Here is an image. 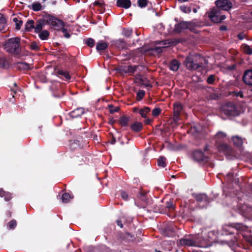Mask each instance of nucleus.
<instances>
[{
    "instance_id": "obj_1",
    "label": "nucleus",
    "mask_w": 252,
    "mask_h": 252,
    "mask_svg": "<svg viewBox=\"0 0 252 252\" xmlns=\"http://www.w3.org/2000/svg\"><path fill=\"white\" fill-rule=\"evenodd\" d=\"M178 245L181 246L198 247L205 248L207 244L205 240L198 235L189 234L180 239Z\"/></svg>"
},
{
    "instance_id": "obj_2",
    "label": "nucleus",
    "mask_w": 252,
    "mask_h": 252,
    "mask_svg": "<svg viewBox=\"0 0 252 252\" xmlns=\"http://www.w3.org/2000/svg\"><path fill=\"white\" fill-rule=\"evenodd\" d=\"M216 144L220 151L226 156L233 155V151L227 144L221 142L226 139V134L223 132H219L215 136Z\"/></svg>"
},
{
    "instance_id": "obj_3",
    "label": "nucleus",
    "mask_w": 252,
    "mask_h": 252,
    "mask_svg": "<svg viewBox=\"0 0 252 252\" xmlns=\"http://www.w3.org/2000/svg\"><path fill=\"white\" fill-rule=\"evenodd\" d=\"M4 49L8 52L18 55L21 52L20 39L13 37L9 39L4 45Z\"/></svg>"
},
{
    "instance_id": "obj_4",
    "label": "nucleus",
    "mask_w": 252,
    "mask_h": 252,
    "mask_svg": "<svg viewBox=\"0 0 252 252\" xmlns=\"http://www.w3.org/2000/svg\"><path fill=\"white\" fill-rule=\"evenodd\" d=\"M231 228H234L238 231H246L248 227L242 223L234 222L226 225L223 227V231L225 234H234V233L230 231Z\"/></svg>"
},
{
    "instance_id": "obj_5",
    "label": "nucleus",
    "mask_w": 252,
    "mask_h": 252,
    "mask_svg": "<svg viewBox=\"0 0 252 252\" xmlns=\"http://www.w3.org/2000/svg\"><path fill=\"white\" fill-rule=\"evenodd\" d=\"M43 20L45 24L51 25L57 30H60L61 28L64 27L63 22L57 19L55 16L49 15L46 16L43 19Z\"/></svg>"
},
{
    "instance_id": "obj_6",
    "label": "nucleus",
    "mask_w": 252,
    "mask_h": 252,
    "mask_svg": "<svg viewBox=\"0 0 252 252\" xmlns=\"http://www.w3.org/2000/svg\"><path fill=\"white\" fill-rule=\"evenodd\" d=\"M208 16L213 22L216 23H220L226 18L225 16L221 14L220 9L218 7L212 8L209 12Z\"/></svg>"
},
{
    "instance_id": "obj_7",
    "label": "nucleus",
    "mask_w": 252,
    "mask_h": 252,
    "mask_svg": "<svg viewBox=\"0 0 252 252\" xmlns=\"http://www.w3.org/2000/svg\"><path fill=\"white\" fill-rule=\"evenodd\" d=\"M215 4L217 7L225 11H228L232 7V3L229 0H217Z\"/></svg>"
},
{
    "instance_id": "obj_8",
    "label": "nucleus",
    "mask_w": 252,
    "mask_h": 252,
    "mask_svg": "<svg viewBox=\"0 0 252 252\" xmlns=\"http://www.w3.org/2000/svg\"><path fill=\"white\" fill-rule=\"evenodd\" d=\"M192 158L197 162H206L208 161V157L204 155L200 150H195L192 153Z\"/></svg>"
},
{
    "instance_id": "obj_9",
    "label": "nucleus",
    "mask_w": 252,
    "mask_h": 252,
    "mask_svg": "<svg viewBox=\"0 0 252 252\" xmlns=\"http://www.w3.org/2000/svg\"><path fill=\"white\" fill-rule=\"evenodd\" d=\"M184 64L187 68L190 70H196L200 66L199 64L194 62L192 57L190 56L186 58Z\"/></svg>"
},
{
    "instance_id": "obj_10",
    "label": "nucleus",
    "mask_w": 252,
    "mask_h": 252,
    "mask_svg": "<svg viewBox=\"0 0 252 252\" xmlns=\"http://www.w3.org/2000/svg\"><path fill=\"white\" fill-rule=\"evenodd\" d=\"M149 191L146 190H137L136 192L137 197L142 201L145 205L148 202L150 195L148 194Z\"/></svg>"
},
{
    "instance_id": "obj_11",
    "label": "nucleus",
    "mask_w": 252,
    "mask_h": 252,
    "mask_svg": "<svg viewBox=\"0 0 252 252\" xmlns=\"http://www.w3.org/2000/svg\"><path fill=\"white\" fill-rule=\"evenodd\" d=\"M222 111L227 116H233L236 113V108L232 103H229L223 107Z\"/></svg>"
},
{
    "instance_id": "obj_12",
    "label": "nucleus",
    "mask_w": 252,
    "mask_h": 252,
    "mask_svg": "<svg viewBox=\"0 0 252 252\" xmlns=\"http://www.w3.org/2000/svg\"><path fill=\"white\" fill-rule=\"evenodd\" d=\"M190 23L188 22H181L175 26L174 30L176 32H181L183 30L189 28Z\"/></svg>"
},
{
    "instance_id": "obj_13",
    "label": "nucleus",
    "mask_w": 252,
    "mask_h": 252,
    "mask_svg": "<svg viewBox=\"0 0 252 252\" xmlns=\"http://www.w3.org/2000/svg\"><path fill=\"white\" fill-rule=\"evenodd\" d=\"M243 80L246 84L252 85V69L247 70L244 72Z\"/></svg>"
},
{
    "instance_id": "obj_14",
    "label": "nucleus",
    "mask_w": 252,
    "mask_h": 252,
    "mask_svg": "<svg viewBox=\"0 0 252 252\" xmlns=\"http://www.w3.org/2000/svg\"><path fill=\"white\" fill-rule=\"evenodd\" d=\"M192 195L196 201L199 203L203 202L205 203L209 202V198L205 193H193Z\"/></svg>"
},
{
    "instance_id": "obj_15",
    "label": "nucleus",
    "mask_w": 252,
    "mask_h": 252,
    "mask_svg": "<svg viewBox=\"0 0 252 252\" xmlns=\"http://www.w3.org/2000/svg\"><path fill=\"white\" fill-rule=\"evenodd\" d=\"M85 113V111L84 108H78L73 111H71L69 115L70 116L73 118H77L78 117L81 116Z\"/></svg>"
},
{
    "instance_id": "obj_16",
    "label": "nucleus",
    "mask_w": 252,
    "mask_h": 252,
    "mask_svg": "<svg viewBox=\"0 0 252 252\" xmlns=\"http://www.w3.org/2000/svg\"><path fill=\"white\" fill-rule=\"evenodd\" d=\"M131 1L130 0H117V5L119 7L127 9L131 6Z\"/></svg>"
},
{
    "instance_id": "obj_17",
    "label": "nucleus",
    "mask_w": 252,
    "mask_h": 252,
    "mask_svg": "<svg viewBox=\"0 0 252 252\" xmlns=\"http://www.w3.org/2000/svg\"><path fill=\"white\" fill-rule=\"evenodd\" d=\"M129 121V117L123 115L120 118L118 123L122 126H127Z\"/></svg>"
},
{
    "instance_id": "obj_18",
    "label": "nucleus",
    "mask_w": 252,
    "mask_h": 252,
    "mask_svg": "<svg viewBox=\"0 0 252 252\" xmlns=\"http://www.w3.org/2000/svg\"><path fill=\"white\" fill-rule=\"evenodd\" d=\"M45 23L43 20H38L35 27H34V32L35 33H39L42 30Z\"/></svg>"
},
{
    "instance_id": "obj_19",
    "label": "nucleus",
    "mask_w": 252,
    "mask_h": 252,
    "mask_svg": "<svg viewBox=\"0 0 252 252\" xmlns=\"http://www.w3.org/2000/svg\"><path fill=\"white\" fill-rule=\"evenodd\" d=\"M180 63L176 60H173L171 61L169 65V67L170 70L173 71H177L179 69Z\"/></svg>"
},
{
    "instance_id": "obj_20",
    "label": "nucleus",
    "mask_w": 252,
    "mask_h": 252,
    "mask_svg": "<svg viewBox=\"0 0 252 252\" xmlns=\"http://www.w3.org/2000/svg\"><path fill=\"white\" fill-rule=\"evenodd\" d=\"M143 127V125L141 123L136 122L132 124L130 126L132 130L135 132L140 131Z\"/></svg>"
},
{
    "instance_id": "obj_21",
    "label": "nucleus",
    "mask_w": 252,
    "mask_h": 252,
    "mask_svg": "<svg viewBox=\"0 0 252 252\" xmlns=\"http://www.w3.org/2000/svg\"><path fill=\"white\" fill-rule=\"evenodd\" d=\"M232 140L234 145L237 147H240L243 142V139L238 136H233Z\"/></svg>"
},
{
    "instance_id": "obj_22",
    "label": "nucleus",
    "mask_w": 252,
    "mask_h": 252,
    "mask_svg": "<svg viewBox=\"0 0 252 252\" xmlns=\"http://www.w3.org/2000/svg\"><path fill=\"white\" fill-rule=\"evenodd\" d=\"M108 46V43L103 42V41H99L96 44V49L97 51H102L106 49Z\"/></svg>"
},
{
    "instance_id": "obj_23",
    "label": "nucleus",
    "mask_w": 252,
    "mask_h": 252,
    "mask_svg": "<svg viewBox=\"0 0 252 252\" xmlns=\"http://www.w3.org/2000/svg\"><path fill=\"white\" fill-rule=\"evenodd\" d=\"M34 21L28 20L25 24V30L26 32H30L34 28Z\"/></svg>"
},
{
    "instance_id": "obj_24",
    "label": "nucleus",
    "mask_w": 252,
    "mask_h": 252,
    "mask_svg": "<svg viewBox=\"0 0 252 252\" xmlns=\"http://www.w3.org/2000/svg\"><path fill=\"white\" fill-rule=\"evenodd\" d=\"M183 108V105L180 103H175L174 105V114L180 115Z\"/></svg>"
},
{
    "instance_id": "obj_25",
    "label": "nucleus",
    "mask_w": 252,
    "mask_h": 252,
    "mask_svg": "<svg viewBox=\"0 0 252 252\" xmlns=\"http://www.w3.org/2000/svg\"><path fill=\"white\" fill-rule=\"evenodd\" d=\"M72 198H73L72 194H71L69 193L65 192V193H63L62 196V202L64 203H67Z\"/></svg>"
},
{
    "instance_id": "obj_26",
    "label": "nucleus",
    "mask_w": 252,
    "mask_h": 252,
    "mask_svg": "<svg viewBox=\"0 0 252 252\" xmlns=\"http://www.w3.org/2000/svg\"><path fill=\"white\" fill-rule=\"evenodd\" d=\"M0 196L4 197L6 201L10 200L12 197L11 194L4 190H0Z\"/></svg>"
},
{
    "instance_id": "obj_27",
    "label": "nucleus",
    "mask_w": 252,
    "mask_h": 252,
    "mask_svg": "<svg viewBox=\"0 0 252 252\" xmlns=\"http://www.w3.org/2000/svg\"><path fill=\"white\" fill-rule=\"evenodd\" d=\"M6 25V20L2 14H0V31H2L5 29Z\"/></svg>"
},
{
    "instance_id": "obj_28",
    "label": "nucleus",
    "mask_w": 252,
    "mask_h": 252,
    "mask_svg": "<svg viewBox=\"0 0 252 252\" xmlns=\"http://www.w3.org/2000/svg\"><path fill=\"white\" fill-rule=\"evenodd\" d=\"M150 112V108L148 107H145L144 108L140 109L139 110V114L143 118H146L147 114Z\"/></svg>"
},
{
    "instance_id": "obj_29",
    "label": "nucleus",
    "mask_w": 252,
    "mask_h": 252,
    "mask_svg": "<svg viewBox=\"0 0 252 252\" xmlns=\"http://www.w3.org/2000/svg\"><path fill=\"white\" fill-rule=\"evenodd\" d=\"M139 83L146 87H151L152 86L150 84V82L145 77H140L139 78Z\"/></svg>"
},
{
    "instance_id": "obj_30",
    "label": "nucleus",
    "mask_w": 252,
    "mask_h": 252,
    "mask_svg": "<svg viewBox=\"0 0 252 252\" xmlns=\"http://www.w3.org/2000/svg\"><path fill=\"white\" fill-rule=\"evenodd\" d=\"M242 48L243 52L248 55L252 54V47L247 44H243Z\"/></svg>"
},
{
    "instance_id": "obj_31",
    "label": "nucleus",
    "mask_w": 252,
    "mask_h": 252,
    "mask_svg": "<svg viewBox=\"0 0 252 252\" xmlns=\"http://www.w3.org/2000/svg\"><path fill=\"white\" fill-rule=\"evenodd\" d=\"M49 35V32L47 30L41 31L39 34V37L41 40H46Z\"/></svg>"
},
{
    "instance_id": "obj_32",
    "label": "nucleus",
    "mask_w": 252,
    "mask_h": 252,
    "mask_svg": "<svg viewBox=\"0 0 252 252\" xmlns=\"http://www.w3.org/2000/svg\"><path fill=\"white\" fill-rule=\"evenodd\" d=\"M32 8L35 11H38L41 10L42 5L39 2H35L32 4Z\"/></svg>"
},
{
    "instance_id": "obj_33",
    "label": "nucleus",
    "mask_w": 252,
    "mask_h": 252,
    "mask_svg": "<svg viewBox=\"0 0 252 252\" xmlns=\"http://www.w3.org/2000/svg\"><path fill=\"white\" fill-rule=\"evenodd\" d=\"M13 21L15 23L16 29L17 30H20L22 25V21L16 17L13 18Z\"/></svg>"
},
{
    "instance_id": "obj_34",
    "label": "nucleus",
    "mask_w": 252,
    "mask_h": 252,
    "mask_svg": "<svg viewBox=\"0 0 252 252\" xmlns=\"http://www.w3.org/2000/svg\"><path fill=\"white\" fill-rule=\"evenodd\" d=\"M165 160H166L165 158H164L163 157H160L158 160V165L159 166H161L163 167H165L166 166Z\"/></svg>"
},
{
    "instance_id": "obj_35",
    "label": "nucleus",
    "mask_w": 252,
    "mask_h": 252,
    "mask_svg": "<svg viewBox=\"0 0 252 252\" xmlns=\"http://www.w3.org/2000/svg\"><path fill=\"white\" fill-rule=\"evenodd\" d=\"M132 33V31L131 29H124L122 32L123 35L127 37H130Z\"/></svg>"
},
{
    "instance_id": "obj_36",
    "label": "nucleus",
    "mask_w": 252,
    "mask_h": 252,
    "mask_svg": "<svg viewBox=\"0 0 252 252\" xmlns=\"http://www.w3.org/2000/svg\"><path fill=\"white\" fill-rule=\"evenodd\" d=\"M180 10L185 13H189L191 11L190 7L185 5H182L180 7Z\"/></svg>"
},
{
    "instance_id": "obj_37",
    "label": "nucleus",
    "mask_w": 252,
    "mask_h": 252,
    "mask_svg": "<svg viewBox=\"0 0 252 252\" xmlns=\"http://www.w3.org/2000/svg\"><path fill=\"white\" fill-rule=\"evenodd\" d=\"M59 75H61L64 77L65 79L68 80L70 78V75L68 72L63 71V70H59L58 72Z\"/></svg>"
},
{
    "instance_id": "obj_38",
    "label": "nucleus",
    "mask_w": 252,
    "mask_h": 252,
    "mask_svg": "<svg viewBox=\"0 0 252 252\" xmlns=\"http://www.w3.org/2000/svg\"><path fill=\"white\" fill-rule=\"evenodd\" d=\"M137 3L139 7H145L147 5L148 0H138Z\"/></svg>"
},
{
    "instance_id": "obj_39",
    "label": "nucleus",
    "mask_w": 252,
    "mask_h": 252,
    "mask_svg": "<svg viewBox=\"0 0 252 252\" xmlns=\"http://www.w3.org/2000/svg\"><path fill=\"white\" fill-rule=\"evenodd\" d=\"M136 66H128L125 70V72L133 73L136 69Z\"/></svg>"
},
{
    "instance_id": "obj_40",
    "label": "nucleus",
    "mask_w": 252,
    "mask_h": 252,
    "mask_svg": "<svg viewBox=\"0 0 252 252\" xmlns=\"http://www.w3.org/2000/svg\"><path fill=\"white\" fill-rule=\"evenodd\" d=\"M145 91L143 90H140L137 93V97L138 100L142 99L145 95Z\"/></svg>"
},
{
    "instance_id": "obj_41",
    "label": "nucleus",
    "mask_w": 252,
    "mask_h": 252,
    "mask_svg": "<svg viewBox=\"0 0 252 252\" xmlns=\"http://www.w3.org/2000/svg\"><path fill=\"white\" fill-rule=\"evenodd\" d=\"M17 225V222L15 220H10L8 222V226L10 229H14Z\"/></svg>"
},
{
    "instance_id": "obj_42",
    "label": "nucleus",
    "mask_w": 252,
    "mask_h": 252,
    "mask_svg": "<svg viewBox=\"0 0 252 252\" xmlns=\"http://www.w3.org/2000/svg\"><path fill=\"white\" fill-rule=\"evenodd\" d=\"M85 43L88 46L92 47L94 45V40L93 39L90 38L86 40Z\"/></svg>"
},
{
    "instance_id": "obj_43",
    "label": "nucleus",
    "mask_w": 252,
    "mask_h": 252,
    "mask_svg": "<svg viewBox=\"0 0 252 252\" xmlns=\"http://www.w3.org/2000/svg\"><path fill=\"white\" fill-rule=\"evenodd\" d=\"M215 81V76L214 75H210L207 80V82L209 84H213Z\"/></svg>"
},
{
    "instance_id": "obj_44",
    "label": "nucleus",
    "mask_w": 252,
    "mask_h": 252,
    "mask_svg": "<svg viewBox=\"0 0 252 252\" xmlns=\"http://www.w3.org/2000/svg\"><path fill=\"white\" fill-rule=\"evenodd\" d=\"M19 67L23 69H28L29 68V65L28 63H19Z\"/></svg>"
},
{
    "instance_id": "obj_45",
    "label": "nucleus",
    "mask_w": 252,
    "mask_h": 252,
    "mask_svg": "<svg viewBox=\"0 0 252 252\" xmlns=\"http://www.w3.org/2000/svg\"><path fill=\"white\" fill-rule=\"evenodd\" d=\"M161 112V109L159 108H156L152 111V115L154 117L158 116Z\"/></svg>"
},
{
    "instance_id": "obj_46",
    "label": "nucleus",
    "mask_w": 252,
    "mask_h": 252,
    "mask_svg": "<svg viewBox=\"0 0 252 252\" xmlns=\"http://www.w3.org/2000/svg\"><path fill=\"white\" fill-rule=\"evenodd\" d=\"M121 197L122 198L127 201L129 199V195H128V194L127 192L125 191H122L121 193Z\"/></svg>"
},
{
    "instance_id": "obj_47",
    "label": "nucleus",
    "mask_w": 252,
    "mask_h": 252,
    "mask_svg": "<svg viewBox=\"0 0 252 252\" xmlns=\"http://www.w3.org/2000/svg\"><path fill=\"white\" fill-rule=\"evenodd\" d=\"M31 49L32 50L37 51L39 50V47L36 42H32L30 45Z\"/></svg>"
},
{
    "instance_id": "obj_48",
    "label": "nucleus",
    "mask_w": 252,
    "mask_h": 252,
    "mask_svg": "<svg viewBox=\"0 0 252 252\" xmlns=\"http://www.w3.org/2000/svg\"><path fill=\"white\" fill-rule=\"evenodd\" d=\"M7 62L3 58H0V66L5 67L6 66Z\"/></svg>"
},
{
    "instance_id": "obj_49",
    "label": "nucleus",
    "mask_w": 252,
    "mask_h": 252,
    "mask_svg": "<svg viewBox=\"0 0 252 252\" xmlns=\"http://www.w3.org/2000/svg\"><path fill=\"white\" fill-rule=\"evenodd\" d=\"M166 207L170 210H172L174 209L173 203L172 201H168L166 204Z\"/></svg>"
},
{
    "instance_id": "obj_50",
    "label": "nucleus",
    "mask_w": 252,
    "mask_h": 252,
    "mask_svg": "<svg viewBox=\"0 0 252 252\" xmlns=\"http://www.w3.org/2000/svg\"><path fill=\"white\" fill-rule=\"evenodd\" d=\"M94 5L102 7L104 5V2L102 0H97L94 2Z\"/></svg>"
},
{
    "instance_id": "obj_51",
    "label": "nucleus",
    "mask_w": 252,
    "mask_h": 252,
    "mask_svg": "<svg viewBox=\"0 0 252 252\" xmlns=\"http://www.w3.org/2000/svg\"><path fill=\"white\" fill-rule=\"evenodd\" d=\"M61 29H62V32L64 34V36L67 38H68L70 37V35L69 34V33L67 32V31L66 29H64L63 28H61Z\"/></svg>"
},
{
    "instance_id": "obj_52",
    "label": "nucleus",
    "mask_w": 252,
    "mask_h": 252,
    "mask_svg": "<svg viewBox=\"0 0 252 252\" xmlns=\"http://www.w3.org/2000/svg\"><path fill=\"white\" fill-rule=\"evenodd\" d=\"M180 114H174L173 120L175 123H177L180 120Z\"/></svg>"
},
{
    "instance_id": "obj_53",
    "label": "nucleus",
    "mask_w": 252,
    "mask_h": 252,
    "mask_svg": "<svg viewBox=\"0 0 252 252\" xmlns=\"http://www.w3.org/2000/svg\"><path fill=\"white\" fill-rule=\"evenodd\" d=\"M117 237L119 241H121L124 239V234L121 232H118L117 233Z\"/></svg>"
},
{
    "instance_id": "obj_54",
    "label": "nucleus",
    "mask_w": 252,
    "mask_h": 252,
    "mask_svg": "<svg viewBox=\"0 0 252 252\" xmlns=\"http://www.w3.org/2000/svg\"><path fill=\"white\" fill-rule=\"evenodd\" d=\"M234 93H235V95L237 96H240L241 98H243L244 97L243 93L241 91H239V92H234Z\"/></svg>"
},
{
    "instance_id": "obj_55",
    "label": "nucleus",
    "mask_w": 252,
    "mask_h": 252,
    "mask_svg": "<svg viewBox=\"0 0 252 252\" xmlns=\"http://www.w3.org/2000/svg\"><path fill=\"white\" fill-rule=\"evenodd\" d=\"M116 223H117V224L120 226L121 228H123V223H122V220H116Z\"/></svg>"
},
{
    "instance_id": "obj_56",
    "label": "nucleus",
    "mask_w": 252,
    "mask_h": 252,
    "mask_svg": "<svg viewBox=\"0 0 252 252\" xmlns=\"http://www.w3.org/2000/svg\"><path fill=\"white\" fill-rule=\"evenodd\" d=\"M155 50L158 53H160L162 51V47H156L155 48Z\"/></svg>"
},
{
    "instance_id": "obj_57",
    "label": "nucleus",
    "mask_w": 252,
    "mask_h": 252,
    "mask_svg": "<svg viewBox=\"0 0 252 252\" xmlns=\"http://www.w3.org/2000/svg\"><path fill=\"white\" fill-rule=\"evenodd\" d=\"M220 29L221 31H225L227 30V28L226 26L224 25H222L220 27Z\"/></svg>"
},
{
    "instance_id": "obj_58",
    "label": "nucleus",
    "mask_w": 252,
    "mask_h": 252,
    "mask_svg": "<svg viewBox=\"0 0 252 252\" xmlns=\"http://www.w3.org/2000/svg\"><path fill=\"white\" fill-rule=\"evenodd\" d=\"M237 36H238V38H239V39H240V40H242L245 37L244 34H243L242 33L239 34Z\"/></svg>"
},
{
    "instance_id": "obj_59",
    "label": "nucleus",
    "mask_w": 252,
    "mask_h": 252,
    "mask_svg": "<svg viewBox=\"0 0 252 252\" xmlns=\"http://www.w3.org/2000/svg\"><path fill=\"white\" fill-rule=\"evenodd\" d=\"M119 110V108L118 107H116L115 108V109L114 110L113 109H110V112L111 113H114V112H117Z\"/></svg>"
},
{
    "instance_id": "obj_60",
    "label": "nucleus",
    "mask_w": 252,
    "mask_h": 252,
    "mask_svg": "<svg viewBox=\"0 0 252 252\" xmlns=\"http://www.w3.org/2000/svg\"><path fill=\"white\" fill-rule=\"evenodd\" d=\"M119 43L122 44L123 46L125 45V42L123 40H117V42H116V44H118Z\"/></svg>"
},
{
    "instance_id": "obj_61",
    "label": "nucleus",
    "mask_w": 252,
    "mask_h": 252,
    "mask_svg": "<svg viewBox=\"0 0 252 252\" xmlns=\"http://www.w3.org/2000/svg\"><path fill=\"white\" fill-rule=\"evenodd\" d=\"M6 215L9 218L11 217V213L10 211L7 212Z\"/></svg>"
},
{
    "instance_id": "obj_62",
    "label": "nucleus",
    "mask_w": 252,
    "mask_h": 252,
    "mask_svg": "<svg viewBox=\"0 0 252 252\" xmlns=\"http://www.w3.org/2000/svg\"><path fill=\"white\" fill-rule=\"evenodd\" d=\"M151 123V120L150 119H147L145 121V123L146 124H149Z\"/></svg>"
},
{
    "instance_id": "obj_63",
    "label": "nucleus",
    "mask_w": 252,
    "mask_h": 252,
    "mask_svg": "<svg viewBox=\"0 0 252 252\" xmlns=\"http://www.w3.org/2000/svg\"><path fill=\"white\" fill-rule=\"evenodd\" d=\"M115 142H116V140H115V138H113V139L112 140L111 142V144H115Z\"/></svg>"
},
{
    "instance_id": "obj_64",
    "label": "nucleus",
    "mask_w": 252,
    "mask_h": 252,
    "mask_svg": "<svg viewBox=\"0 0 252 252\" xmlns=\"http://www.w3.org/2000/svg\"><path fill=\"white\" fill-rule=\"evenodd\" d=\"M160 44L163 45H166L165 41H161L160 42Z\"/></svg>"
}]
</instances>
